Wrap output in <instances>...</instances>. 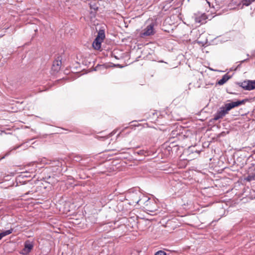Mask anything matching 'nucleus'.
<instances>
[{"instance_id": "nucleus-12", "label": "nucleus", "mask_w": 255, "mask_h": 255, "mask_svg": "<svg viewBox=\"0 0 255 255\" xmlns=\"http://www.w3.org/2000/svg\"><path fill=\"white\" fill-rule=\"evenodd\" d=\"M103 41L97 38H95L93 43V47L94 49L96 50H99L101 48V43Z\"/></svg>"}, {"instance_id": "nucleus-17", "label": "nucleus", "mask_w": 255, "mask_h": 255, "mask_svg": "<svg viewBox=\"0 0 255 255\" xmlns=\"http://www.w3.org/2000/svg\"><path fill=\"white\" fill-rule=\"evenodd\" d=\"M90 6L91 9H93L94 11L97 10L98 8V6L95 2H94L93 3H91L90 4Z\"/></svg>"}, {"instance_id": "nucleus-1", "label": "nucleus", "mask_w": 255, "mask_h": 255, "mask_svg": "<svg viewBox=\"0 0 255 255\" xmlns=\"http://www.w3.org/2000/svg\"><path fill=\"white\" fill-rule=\"evenodd\" d=\"M143 194L138 188H132L128 189V205L135 207L136 209L139 208Z\"/></svg>"}, {"instance_id": "nucleus-3", "label": "nucleus", "mask_w": 255, "mask_h": 255, "mask_svg": "<svg viewBox=\"0 0 255 255\" xmlns=\"http://www.w3.org/2000/svg\"><path fill=\"white\" fill-rule=\"evenodd\" d=\"M239 85L245 90L251 91L255 89V80H245L239 83Z\"/></svg>"}, {"instance_id": "nucleus-15", "label": "nucleus", "mask_w": 255, "mask_h": 255, "mask_svg": "<svg viewBox=\"0 0 255 255\" xmlns=\"http://www.w3.org/2000/svg\"><path fill=\"white\" fill-rule=\"evenodd\" d=\"M13 231V229H10L9 230H6V231H5L4 232H2L1 233H0V240L4 237L7 236V235H8L9 234H10L11 233H12Z\"/></svg>"}, {"instance_id": "nucleus-2", "label": "nucleus", "mask_w": 255, "mask_h": 255, "mask_svg": "<svg viewBox=\"0 0 255 255\" xmlns=\"http://www.w3.org/2000/svg\"><path fill=\"white\" fill-rule=\"evenodd\" d=\"M139 208H143L149 212H154L157 209V205L155 199H150L144 195L142 197Z\"/></svg>"}, {"instance_id": "nucleus-7", "label": "nucleus", "mask_w": 255, "mask_h": 255, "mask_svg": "<svg viewBox=\"0 0 255 255\" xmlns=\"http://www.w3.org/2000/svg\"><path fill=\"white\" fill-rule=\"evenodd\" d=\"M248 101V99H244L241 101H237L235 102H232L230 103H228L225 104L227 106V108L228 110H231L232 109L238 107L240 105H244L245 103Z\"/></svg>"}, {"instance_id": "nucleus-23", "label": "nucleus", "mask_w": 255, "mask_h": 255, "mask_svg": "<svg viewBox=\"0 0 255 255\" xmlns=\"http://www.w3.org/2000/svg\"><path fill=\"white\" fill-rule=\"evenodd\" d=\"M133 214H135V213H132V212L128 213V217H130V216H133L134 215Z\"/></svg>"}, {"instance_id": "nucleus-27", "label": "nucleus", "mask_w": 255, "mask_h": 255, "mask_svg": "<svg viewBox=\"0 0 255 255\" xmlns=\"http://www.w3.org/2000/svg\"><path fill=\"white\" fill-rule=\"evenodd\" d=\"M240 65H241V64L238 65V66H237V68H238L239 67H240Z\"/></svg>"}, {"instance_id": "nucleus-10", "label": "nucleus", "mask_w": 255, "mask_h": 255, "mask_svg": "<svg viewBox=\"0 0 255 255\" xmlns=\"http://www.w3.org/2000/svg\"><path fill=\"white\" fill-rule=\"evenodd\" d=\"M61 60H56L53 62L52 70L56 72L59 71L60 69L61 66Z\"/></svg>"}, {"instance_id": "nucleus-22", "label": "nucleus", "mask_w": 255, "mask_h": 255, "mask_svg": "<svg viewBox=\"0 0 255 255\" xmlns=\"http://www.w3.org/2000/svg\"><path fill=\"white\" fill-rule=\"evenodd\" d=\"M246 179L248 181H251L254 179V177L253 176L249 175L248 176H247Z\"/></svg>"}, {"instance_id": "nucleus-13", "label": "nucleus", "mask_w": 255, "mask_h": 255, "mask_svg": "<svg viewBox=\"0 0 255 255\" xmlns=\"http://www.w3.org/2000/svg\"><path fill=\"white\" fill-rule=\"evenodd\" d=\"M130 152H132L133 154H137L138 155H142L146 156L148 155V151L144 150H137V149H131Z\"/></svg>"}, {"instance_id": "nucleus-5", "label": "nucleus", "mask_w": 255, "mask_h": 255, "mask_svg": "<svg viewBox=\"0 0 255 255\" xmlns=\"http://www.w3.org/2000/svg\"><path fill=\"white\" fill-rule=\"evenodd\" d=\"M208 16L205 13L197 12L194 15V20L196 23L203 24L207 22Z\"/></svg>"}, {"instance_id": "nucleus-14", "label": "nucleus", "mask_w": 255, "mask_h": 255, "mask_svg": "<svg viewBox=\"0 0 255 255\" xmlns=\"http://www.w3.org/2000/svg\"><path fill=\"white\" fill-rule=\"evenodd\" d=\"M105 35L104 30H100L98 33V35L97 36L96 38L103 41L104 40V39L105 38Z\"/></svg>"}, {"instance_id": "nucleus-25", "label": "nucleus", "mask_w": 255, "mask_h": 255, "mask_svg": "<svg viewBox=\"0 0 255 255\" xmlns=\"http://www.w3.org/2000/svg\"><path fill=\"white\" fill-rule=\"evenodd\" d=\"M246 60H247L246 59L242 61H241V62H242H242H244L246 61Z\"/></svg>"}, {"instance_id": "nucleus-18", "label": "nucleus", "mask_w": 255, "mask_h": 255, "mask_svg": "<svg viewBox=\"0 0 255 255\" xmlns=\"http://www.w3.org/2000/svg\"><path fill=\"white\" fill-rule=\"evenodd\" d=\"M154 255H167V254L164 251L160 250L156 252Z\"/></svg>"}, {"instance_id": "nucleus-21", "label": "nucleus", "mask_w": 255, "mask_h": 255, "mask_svg": "<svg viewBox=\"0 0 255 255\" xmlns=\"http://www.w3.org/2000/svg\"><path fill=\"white\" fill-rule=\"evenodd\" d=\"M130 255H139V253L137 251L133 250L131 251Z\"/></svg>"}, {"instance_id": "nucleus-19", "label": "nucleus", "mask_w": 255, "mask_h": 255, "mask_svg": "<svg viewBox=\"0 0 255 255\" xmlns=\"http://www.w3.org/2000/svg\"><path fill=\"white\" fill-rule=\"evenodd\" d=\"M127 66L126 64H113V65L112 66V67H119V68H123L124 67H126Z\"/></svg>"}, {"instance_id": "nucleus-26", "label": "nucleus", "mask_w": 255, "mask_h": 255, "mask_svg": "<svg viewBox=\"0 0 255 255\" xmlns=\"http://www.w3.org/2000/svg\"><path fill=\"white\" fill-rule=\"evenodd\" d=\"M196 152L198 153H200V151H196Z\"/></svg>"}, {"instance_id": "nucleus-4", "label": "nucleus", "mask_w": 255, "mask_h": 255, "mask_svg": "<svg viewBox=\"0 0 255 255\" xmlns=\"http://www.w3.org/2000/svg\"><path fill=\"white\" fill-rule=\"evenodd\" d=\"M229 110H227V106L225 105L224 106L221 107L217 113L214 115L213 121H217L220 119L224 117L227 114H228Z\"/></svg>"}, {"instance_id": "nucleus-11", "label": "nucleus", "mask_w": 255, "mask_h": 255, "mask_svg": "<svg viewBox=\"0 0 255 255\" xmlns=\"http://www.w3.org/2000/svg\"><path fill=\"white\" fill-rule=\"evenodd\" d=\"M231 76L228 74H226L222 77V79L218 81L217 84L219 85H224L228 80L231 78Z\"/></svg>"}, {"instance_id": "nucleus-6", "label": "nucleus", "mask_w": 255, "mask_h": 255, "mask_svg": "<svg viewBox=\"0 0 255 255\" xmlns=\"http://www.w3.org/2000/svg\"><path fill=\"white\" fill-rule=\"evenodd\" d=\"M33 248V244L32 242L28 240L25 242L24 248L21 251L20 254L23 255H27Z\"/></svg>"}, {"instance_id": "nucleus-16", "label": "nucleus", "mask_w": 255, "mask_h": 255, "mask_svg": "<svg viewBox=\"0 0 255 255\" xmlns=\"http://www.w3.org/2000/svg\"><path fill=\"white\" fill-rule=\"evenodd\" d=\"M255 0H243L242 3L243 5L249 6L253 1Z\"/></svg>"}, {"instance_id": "nucleus-8", "label": "nucleus", "mask_w": 255, "mask_h": 255, "mask_svg": "<svg viewBox=\"0 0 255 255\" xmlns=\"http://www.w3.org/2000/svg\"><path fill=\"white\" fill-rule=\"evenodd\" d=\"M153 27V23H151L150 24L147 25V26L144 28V29L142 32V35L149 36L151 35H153L154 33Z\"/></svg>"}, {"instance_id": "nucleus-20", "label": "nucleus", "mask_w": 255, "mask_h": 255, "mask_svg": "<svg viewBox=\"0 0 255 255\" xmlns=\"http://www.w3.org/2000/svg\"><path fill=\"white\" fill-rule=\"evenodd\" d=\"M82 159V158L80 156L76 155L74 157L73 160L76 162H79Z\"/></svg>"}, {"instance_id": "nucleus-9", "label": "nucleus", "mask_w": 255, "mask_h": 255, "mask_svg": "<svg viewBox=\"0 0 255 255\" xmlns=\"http://www.w3.org/2000/svg\"><path fill=\"white\" fill-rule=\"evenodd\" d=\"M133 216L128 217V227L131 229H135L137 227V216L135 214H133Z\"/></svg>"}, {"instance_id": "nucleus-24", "label": "nucleus", "mask_w": 255, "mask_h": 255, "mask_svg": "<svg viewBox=\"0 0 255 255\" xmlns=\"http://www.w3.org/2000/svg\"><path fill=\"white\" fill-rule=\"evenodd\" d=\"M109 137V136H107V138ZM97 138L98 139H100V138H106V137L104 136V137H101V136H97Z\"/></svg>"}]
</instances>
